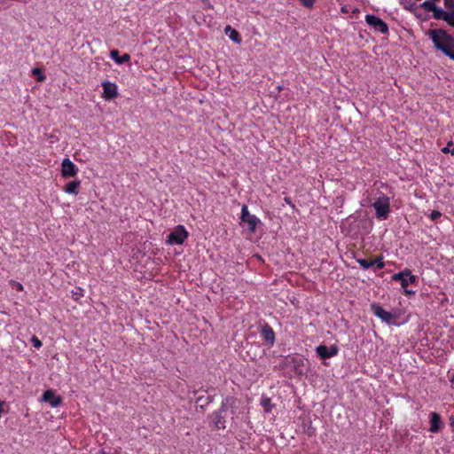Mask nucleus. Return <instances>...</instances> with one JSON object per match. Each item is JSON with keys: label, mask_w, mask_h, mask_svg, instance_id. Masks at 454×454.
<instances>
[{"label": "nucleus", "mask_w": 454, "mask_h": 454, "mask_svg": "<svg viewBox=\"0 0 454 454\" xmlns=\"http://www.w3.org/2000/svg\"><path fill=\"white\" fill-rule=\"evenodd\" d=\"M362 207H372L375 211V217L379 220H386L389 216L390 198L384 192L373 188L367 189L361 199Z\"/></svg>", "instance_id": "1"}, {"label": "nucleus", "mask_w": 454, "mask_h": 454, "mask_svg": "<svg viewBox=\"0 0 454 454\" xmlns=\"http://www.w3.org/2000/svg\"><path fill=\"white\" fill-rule=\"evenodd\" d=\"M427 35L432 41L436 51L454 60V37L442 28L429 29Z\"/></svg>", "instance_id": "2"}, {"label": "nucleus", "mask_w": 454, "mask_h": 454, "mask_svg": "<svg viewBox=\"0 0 454 454\" xmlns=\"http://www.w3.org/2000/svg\"><path fill=\"white\" fill-rule=\"evenodd\" d=\"M420 7L427 12H433V18L437 20H443L449 26L454 27V12H447L442 8L437 6L435 2L427 0L420 4Z\"/></svg>", "instance_id": "3"}, {"label": "nucleus", "mask_w": 454, "mask_h": 454, "mask_svg": "<svg viewBox=\"0 0 454 454\" xmlns=\"http://www.w3.org/2000/svg\"><path fill=\"white\" fill-rule=\"evenodd\" d=\"M236 403H238L236 398L232 396L226 397L223 400L219 411L213 413V422L217 429H224L226 427L225 419L223 413L226 412L228 408H233Z\"/></svg>", "instance_id": "4"}, {"label": "nucleus", "mask_w": 454, "mask_h": 454, "mask_svg": "<svg viewBox=\"0 0 454 454\" xmlns=\"http://www.w3.org/2000/svg\"><path fill=\"white\" fill-rule=\"evenodd\" d=\"M188 238V231L183 225L176 226L168 235L167 243L169 245H182Z\"/></svg>", "instance_id": "5"}, {"label": "nucleus", "mask_w": 454, "mask_h": 454, "mask_svg": "<svg viewBox=\"0 0 454 454\" xmlns=\"http://www.w3.org/2000/svg\"><path fill=\"white\" fill-rule=\"evenodd\" d=\"M393 281H399L403 288H406L409 285L416 282V276L408 269L397 272L391 277Z\"/></svg>", "instance_id": "6"}, {"label": "nucleus", "mask_w": 454, "mask_h": 454, "mask_svg": "<svg viewBox=\"0 0 454 454\" xmlns=\"http://www.w3.org/2000/svg\"><path fill=\"white\" fill-rule=\"evenodd\" d=\"M372 311L379 317L382 322L387 325H393L395 318V315L392 312L385 310L380 305L372 303L371 305Z\"/></svg>", "instance_id": "7"}, {"label": "nucleus", "mask_w": 454, "mask_h": 454, "mask_svg": "<svg viewBox=\"0 0 454 454\" xmlns=\"http://www.w3.org/2000/svg\"><path fill=\"white\" fill-rule=\"evenodd\" d=\"M365 22L375 30L380 31L382 34H387L388 32L387 24L380 18L373 15L367 14L365 16Z\"/></svg>", "instance_id": "8"}, {"label": "nucleus", "mask_w": 454, "mask_h": 454, "mask_svg": "<svg viewBox=\"0 0 454 454\" xmlns=\"http://www.w3.org/2000/svg\"><path fill=\"white\" fill-rule=\"evenodd\" d=\"M240 218L244 223L247 224L251 232L255 231L257 224L260 222V220L254 215L250 214L247 205L242 206Z\"/></svg>", "instance_id": "9"}, {"label": "nucleus", "mask_w": 454, "mask_h": 454, "mask_svg": "<svg viewBox=\"0 0 454 454\" xmlns=\"http://www.w3.org/2000/svg\"><path fill=\"white\" fill-rule=\"evenodd\" d=\"M60 172L64 178L74 177L78 173V168L69 158L67 157L62 160Z\"/></svg>", "instance_id": "10"}, {"label": "nucleus", "mask_w": 454, "mask_h": 454, "mask_svg": "<svg viewBox=\"0 0 454 454\" xmlns=\"http://www.w3.org/2000/svg\"><path fill=\"white\" fill-rule=\"evenodd\" d=\"M102 98L106 100H112L118 96V86L116 83L110 81H104L102 82Z\"/></svg>", "instance_id": "11"}, {"label": "nucleus", "mask_w": 454, "mask_h": 454, "mask_svg": "<svg viewBox=\"0 0 454 454\" xmlns=\"http://www.w3.org/2000/svg\"><path fill=\"white\" fill-rule=\"evenodd\" d=\"M316 352L322 359H327L335 356L339 352V348L335 345L330 347L319 345L317 347Z\"/></svg>", "instance_id": "12"}, {"label": "nucleus", "mask_w": 454, "mask_h": 454, "mask_svg": "<svg viewBox=\"0 0 454 454\" xmlns=\"http://www.w3.org/2000/svg\"><path fill=\"white\" fill-rule=\"evenodd\" d=\"M41 401L49 403L52 408H57L60 405L62 398L59 395H56L53 390L48 389L43 392Z\"/></svg>", "instance_id": "13"}, {"label": "nucleus", "mask_w": 454, "mask_h": 454, "mask_svg": "<svg viewBox=\"0 0 454 454\" xmlns=\"http://www.w3.org/2000/svg\"><path fill=\"white\" fill-rule=\"evenodd\" d=\"M443 427V422L442 421L441 416L437 412L430 413V427L429 432L437 433Z\"/></svg>", "instance_id": "14"}, {"label": "nucleus", "mask_w": 454, "mask_h": 454, "mask_svg": "<svg viewBox=\"0 0 454 454\" xmlns=\"http://www.w3.org/2000/svg\"><path fill=\"white\" fill-rule=\"evenodd\" d=\"M110 58L117 64L121 65L128 62L130 59V55L128 53L119 56V51L113 50L110 51Z\"/></svg>", "instance_id": "15"}, {"label": "nucleus", "mask_w": 454, "mask_h": 454, "mask_svg": "<svg viewBox=\"0 0 454 454\" xmlns=\"http://www.w3.org/2000/svg\"><path fill=\"white\" fill-rule=\"evenodd\" d=\"M81 186V181L80 180H74L72 182L67 183L63 190L67 194H73L77 195L78 194V189Z\"/></svg>", "instance_id": "16"}, {"label": "nucleus", "mask_w": 454, "mask_h": 454, "mask_svg": "<svg viewBox=\"0 0 454 454\" xmlns=\"http://www.w3.org/2000/svg\"><path fill=\"white\" fill-rule=\"evenodd\" d=\"M262 334L267 343L273 345L275 341V333L270 326H264L262 330Z\"/></svg>", "instance_id": "17"}, {"label": "nucleus", "mask_w": 454, "mask_h": 454, "mask_svg": "<svg viewBox=\"0 0 454 454\" xmlns=\"http://www.w3.org/2000/svg\"><path fill=\"white\" fill-rule=\"evenodd\" d=\"M225 34L228 35L229 38L235 43H240V38L239 33L231 27V26H227L225 27Z\"/></svg>", "instance_id": "18"}, {"label": "nucleus", "mask_w": 454, "mask_h": 454, "mask_svg": "<svg viewBox=\"0 0 454 454\" xmlns=\"http://www.w3.org/2000/svg\"><path fill=\"white\" fill-rule=\"evenodd\" d=\"M261 405L262 406L265 412H270L274 408V404H272L270 398L267 396H262L261 400Z\"/></svg>", "instance_id": "19"}, {"label": "nucleus", "mask_w": 454, "mask_h": 454, "mask_svg": "<svg viewBox=\"0 0 454 454\" xmlns=\"http://www.w3.org/2000/svg\"><path fill=\"white\" fill-rule=\"evenodd\" d=\"M441 152H442V153H445V154H447V153H450V154H451V156H454V143H453V141H451V140H450V141H449V142L447 143V145H446L445 147H442V148L441 149Z\"/></svg>", "instance_id": "20"}, {"label": "nucleus", "mask_w": 454, "mask_h": 454, "mask_svg": "<svg viewBox=\"0 0 454 454\" xmlns=\"http://www.w3.org/2000/svg\"><path fill=\"white\" fill-rule=\"evenodd\" d=\"M356 262L364 270H368L372 267V261H368L366 259H356Z\"/></svg>", "instance_id": "21"}, {"label": "nucleus", "mask_w": 454, "mask_h": 454, "mask_svg": "<svg viewBox=\"0 0 454 454\" xmlns=\"http://www.w3.org/2000/svg\"><path fill=\"white\" fill-rule=\"evenodd\" d=\"M9 284L12 289H15L19 292H22L24 290L22 284L18 281L12 279V280H10Z\"/></svg>", "instance_id": "22"}, {"label": "nucleus", "mask_w": 454, "mask_h": 454, "mask_svg": "<svg viewBox=\"0 0 454 454\" xmlns=\"http://www.w3.org/2000/svg\"><path fill=\"white\" fill-rule=\"evenodd\" d=\"M443 4L447 12H454V0H443Z\"/></svg>", "instance_id": "23"}, {"label": "nucleus", "mask_w": 454, "mask_h": 454, "mask_svg": "<svg viewBox=\"0 0 454 454\" xmlns=\"http://www.w3.org/2000/svg\"><path fill=\"white\" fill-rule=\"evenodd\" d=\"M372 266H376L375 270H380V269L384 268V266H385L382 257H379V258L375 259L374 261H372Z\"/></svg>", "instance_id": "24"}, {"label": "nucleus", "mask_w": 454, "mask_h": 454, "mask_svg": "<svg viewBox=\"0 0 454 454\" xmlns=\"http://www.w3.org/2000/svg\"><path fill=\"white\" fill-rule=\"evenodd\" d=\"M30 341L35 348H40L43 345L42 341L36 336H33Z\"/></svg>", "instance_id": "25"}, {"label": "nucleus", "mask_w": 454, "mask_h": 454, "mask_svg": "<svg viewBox=\"0 0 454 454\" xmlns=\"http://www.w3.org/2000/svg\"><path fill=\"white\" fill-rule=\"evenodd\" d=\"M442 216V213L438 210H433L430 215H429V217L432 221H435L437 220L438 218H440Z\"/></svg>", "instance_id": "26"}, {"label": "nucleus", "mask_w": 454, "mask_h": 454, "mask_svg": "<svg viewBox=\"0 0 454 454\" xmlns=\"http://www.w3.org/2000/svg\"><path fill=\"white\" fill-rule=\"evenodd\" d=\"M299 1L303 6L307 7V8H312L316 2V0H299Z\"/></svg>", "instance_id": "27"}, {"label": "nucleus", "mask_w": 454, "mask_h": 454, "mask_svg": "<svg viewBox=\"0 0 454 454\" xmlns=\"http://www.w3.org/2000/svg\"><path fill=\"white\" fill-rule=\"evenodd\" d=\"M32 73H33V74H36V75H39V76H38V80H39V81H43V80L45 79V76H44L43 74H42L41 70H40L39 68H36V67H35V68H34V69L32 70Z\"/></svg>", "instance_id": "28"}, {"label": "nucleus", "mask_w": 454, "mask_h": 454, "mask_svg": "<svg viewBox=\"0 0 454 454\" xmlns=\"http://www.w3.org/2000/svg\"><path fill=\"white\" fill-rule=\"evenodd\" d=\"M82 296H83V290L82 288H79L77 291L73 292V297L74 300H78Z\"/></svg>", "instance_id": "29"}, {"label": "nucleus", "mask_w": 454, "mask_h": 454, "mask_svg": "<svg viewBox=\"0 0 454 454\" xmlns=\"http://www.w3.org/2000/svg\"><path fill=\"white\" fill-rule=\"evenodd\" d=\"M237 404V403H235ZM231 410V412L232 415H236L238 412H237V405H234L233 408H229Z\"/></svg>", "instance_id": "30"}, {"label": "nucleus", "mask_w": 454, "mask_h": 454, "mask_svg": "<svg viewBox=\"0 0 454 454\" xmlns=\"http://www.w3.org/2000/svg\"><path fill=\"white\" fill-rule=\"evenodd\" d=\"M340 12H341L342 13H348V7H347L346 5L342 6V7L340 8Z\"/></svg>", "instance_id": "31"}, {"label": "nucleus", "mask_w": 454, "mask_h": 454, "mask_svg": "<svg viewBox=\"0 0 454 454\" xmlns=\"http://www.w3.org/2000/svg\"><path fill=\"white\" fill-rule=\"evenodd\" d=\"M404 292H405L406 294H414L413 291H410V290H406V289L404 290Z\"/></svg>", "instance_id": "32"}, {"label": "nucleus", "mask_w": 454, "mask_h": 454, "mask_svg": "<svg viewBox=\"0 0 454 454\" xmlns=\"http://www.w3.org/2000/svg\"><path fill=\"white\" fill-rule=\"evenodd\" d=\"M451 425L454 427V421L451 422Z\"/></svg>", "instance_id": "33"}]
</instances>
